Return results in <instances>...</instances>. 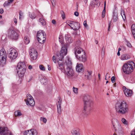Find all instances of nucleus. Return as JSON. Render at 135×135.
Segmentation results:
<instances>
[{
    "label": "nucleus",
    "mask_w": 135,
    "mask_h": 135,
    "mask_svg": "<svg viewBox=\"0 0 135 135\" xmlns=\"http://www.w3.org/2000/svg\"><path fill=\"white\" fill-rule=\"evenodd\" d=\"M59 41L61 43V44H62L63 43V41L62 40V41H61V40H59Z\"/></svg>",
    "instance_id": "62"
},
{
    "label": "nucleus",
    "mask_w": 135,
    "mask_h": 135,
    "mask_svg": "<svg viewBox=\"0 0 135 135\" xmlns=\"http://www.w3.org/2000/svg\"><path fill=\"white\" fill-rule=\"evenodd\" d=\"M132 32L133 37L135 39V24L132 25L131 26Z\"/></svg>",
    "instance_id": "27"
},
{
    "label": "nucleus",
    "mask_w": 135,
    "mask_h": 135,
    "mask_svg": "<svg viewBox=\"0 0 135 135\" xmlns=\"http://www.w3.org/2000/svg\"><path fill=\"white\" fill-rule=\"evenodd\" d=\"M83 24L85 27H86L87 26L86 21H84Z\"/></svg>",
    "instance_id": "49"
},
{
    "label": "nucleus",
    "mask_w": 135,
    "mask_h": 135,
    "mask_svg": "<svg viewBox=\"0 0 135 135\" xmlns=\"http://www.w3.org/2000/svg\"><path fill=\"white\" fill-rule=\"evenodd\" d=\"M39 22L41 24L42 26H45L46 24V22L45 20L42 17H41L39 19Z\"/></svg>",
    "instance_id": "28"
},
{
    "label": "nucleus",
    "mask_w": 135,
    "mask_h": 135,
    "mask_svg": "<svg viewBox=\"0 0 135 135\" xmlns=\"http://www.w3.org/2000/svg\"><path fill=\"white\" fill-rule=\"evenodd\" d=\"M96 1L95 0H93L91 3L90 5L91 6H94L96 4L95 3H94V2Z\"/></svg>",
    "instance_id": "42"
},
{
    "label": "nucleus",
    "mask_w": 135,
    "mask_h": 135,
    "mask_svg": "<svg viewBox=\"0 0 135 135\" xmlns=\"http://www.w3.org/2000/svg\"><path fill=\"white\" fill-rule=\"evenodd\" d=\"M88 0H84V2L85 4H86Z\"/></svg>",
    "instance_id": "58"
},
{
    "label": "nucleus",
    "mask_w": 135,
    "mask_h": 135,
    "mask_svg": "<svg viewBox=\"0 0 135 135\" xmlns=\"http://www.w3.org/2000/svg\"><path fill=\"white\" fill-rule=\"evenodd\" d=\"M8 36L14 40L17 39L18 35L17 33L14 30L10 28L8 31Z\"/></svg>",
    "instance_id": "12"
},
{
    "label": "nucleus",
    "mask_w": 135,
    "mask_h": 135,
    "mask_svg": "<svg viewBox=\"0 0 135 135\" xmlns=\"http://www.w3.org/2000/svg\"><path fill=\"white\" fill-rule=\"evenodd\" d=\"M61 16L63 19H64L65 18V13L63 15H61Z\"/></svg>",
    "instance_id": "53"
},
{
    "label": "nucleus",
    "mask_w": 135,
    "mask_h": 135,
    "mask_svg": "<svg viewBox=\"0 0 135 135\" xmlns=\"http://www.w3.org/2000/svg\"><path fill=\"white\" fill-rule=\"evenodd\" d=\"M117 55L118 56H119L120 55V53L119 51H118L117 52Z\"/></svg>",
    "instance_id": "59"
},
{
    "label": "nucleus",
    "mask_w": 135,
    "mask_h": 135,
    "mask_svg": "<svg viewBox=\"0 0 135 135\" xmlns=\"http://www.w3.org/2000/svg\"><path fill=\"white\" fill-rule=\"evenodd\" d=\"M100 3L99 2H98L97 3V5L98 4L99 5H100Z\"/></svg>",
    "instance_id": "64"
},
{
    "label": "nucleus",
    "mask_w": 135,
    "mask_h": 135,
    "mask_svg": "<svg viewBox=\"0 0 135 135\" xmlns=\"http://www.w3.org/2000/svg\"><path fill=\"white\" fill-rule=\"evenodd\" d=\"M49 65H48V70H49L50 71L51 70V68L50 67V66L49 67Z\"/></svg>",
    "instance_id": "56"
},
{
    "label": "nucleus",
    "mask_w": 135,
    "mask_h": 135,
    "mask_svg": "<svg viewBox=\"0 0 135 135\" xmlns=\"http://www.w3.org/2000/svg\"><path fill=\"white\" fill-rule=\"evenodd\" d=\"M112 81V83H114L115 81V77L114 76H112L111 79Z\"/></svg>",
    "instance_id": "45"
},
{
    "label": "nucleus",
    "mask_w": 135,
    "mask_h": 135,
    "mask_svg": "<svg viewBox=\"0 0 135 135\" xmlns=\"http://www.w3.org/2000/svg\"><path fill=\"white\" fill-rule=\"evenodd\" d=\"M3 24V23L2 21H0V25H2Z\"/></svg>",
    "instance_id": "61"
},
{
    "label": "nucleus",
    "mask_w": 135,
    "mask_h": 135,
    "mask_svg": "<svg viewBox=\"0 0 135 135\" xmlns=\"http://www.w3.org/2000/svg\"><path fill=\"white\" fill-rule=\"evenodd\" d=\"M23 13L21 11H20L19 12V19L21 20V17H22L23 16Z\"/></svg>",
    "instance_id": "41"
},
{
    "label": "nucleus",
    "mask_w": 135,
    "mask_h": 135,
    "mask_svg": "<svg viewBox=\"0 0 135 135\" xmlns=\"http://www.w3.org/2000/svg\"><path fill=\"white\" fill-rule=\"evenodd\" d=\"M65 62L67 66L65 70L66 74L69 76H73L74 72L71 67V61L68 57L66 58Z\"/></svg>",
    "instance_id": "7"
},
{
    "label": "nucleus",
    "mask_w": 135,
    "mask_h": 135,
    "mask_svg": "<svg viewBox=\"0 0 135 135\" xmlns=\"http://www.w3.org/2000/svg\"><path fill=\"white\" fill-rule=\"evenodd\" d=\"M40 119L41 121L43 122L44 123H46L47 122V119L45 118L41 117Z\"/></svg>",
    "instance_id": "34"
},
{
    "label": "nucleus",
    "mask_w": 135,
    "mask_h": 135,
    "mask_svg": "<svg viewBox=\"0 0 135 135\" xmlns=\"http://www.w3.org/2000/svg\"><path fill=\"white\" fill-rule=\"evenodd\" d=\"M69 45L68 44H65L63 45L59 53L56 54V59L57 61V68L62 72L65 71L64 64L62 59L64 56L67 54V49Z\"/></svg>",
    "instance_id": "1"
},
{
    "label": "nucleus",
    "mask_w": 135,
    "mask_h": 135,
    "mask_svg": "<svg viewBox=\"0 0 135 135\" xmlns=\"http://www.w3.org/2000/svg\"><path fill=\"white\" fill-rule=\"evenodd\" d=\"M61 15H63V14H64V11H61Z\"/></svg>",
    "instance_id": "55"
},
{
    "label": "nucleus",
    "mask_w": 135,
    "mask_h": 135,
    "mask_svg": "<svg viewBox=\"0 0 135 135\" xmlns=\"http://www.w3.org/2000/svg\"><path fill=\"white\" fill-rule=\"evenodd\" d=\"M14 0H9V1L11 3Z\"/></svg>",
    "instance_id": "63"
},
{
    "label": "nucleus",
    "mask_w": 135,
    "mask_h": 135,
    "mask_svg": "<svg viewBox=\"0 0 135 135\" xmlns=\"http://www.w3.org/2000/svg\"><path fill=\"white\" fill-rule=\"evenodd\" d=\"M135 67L134 63L133 61H128L124 64L123 67V71L126 74L132 72Z\"/></svg>",
    "instance_id": "6"
},
{
    "label": "nucleus",
    "mask_w": 135,
    "mask_h": 135,
    "mask_svg": "<svg viewBox=\"0 0 135 135\" xmlns=\"http://www.w3.org/2000/svg\"><path fill=\"white\" fill-rule=\"evenodd\" d=\"M79 130L78 128H75L73 129L71 133L73 135H79Z\"/></svg>",
    "instance_id": "24"
},
{
    "label": "nucleus",
    "mask_w": 135,
    "mask_h": 135,
    "mask_svg": "<svg viewBox=\"0 0 135 135\" xmlns=\"http://www.w3.org/2000/svg\"><path fill=\"white\" fill-rule=\"evenodd\" d=\"M53 6H54L55 4V0H51Z\"/></svg>",
    "instance_id": "46"
},
{
    "label": "nucleus",
    "mask_w": 135,
    "mask_h": 135,
    "mask_svg": "<svg viewBox=\"0 0 135 135\" xmlns=\"http://www.w3.org/2000/svg\"><path fill=\"white\" fill-rule=\"evenodd\" d=\"M26 68V66L24 62H20L18 64L16 69L17 73L20 78H22L24 77Z\"/></svg>",
    "instance_id": "5"
},
{
    "label": "nucleus",
    "mask_w": 135,
    "mask_h": 135,
    "mask_svg": "<svg viewBox=\"0 0 135 135\" xmlns=\"http://www.w3.org/2000/svg\"><path fill=\"white\" fill-rule=\"evenodd\" d=\"M37 35V40L40 43L43 44L45 42L46 40V35L44 31L42 30L38 31Z\"/></svg>",
    "instance_id": "8"
},
{
    "label": "nucleus",
    "mask_w": 135,
    "mask_h": 135,
    "mask_svg": "<svg viewBox=\"0 0 135 135\" xmlns=\"http://www.w3.org/2000/svg\"><path fill=\"white\" fill-rule=\"evenodd\" d=\"M39 68L40 69L43 71L45 70V68L43 65H41L39 66Z\"/></svg>",
    "instance_id": "38"
},
{
    "label": "nucleus",
    "mask_w": 135,
    "mask_h": 135,
    "mask_svg": "<svg viewBox=\"0 0 135 135\" xmlns=\"http://www.w3.org/2000/svg\"><path fill=\"white\" fill-rule=\"evenodd\" d=\"M15 114L16 116H20L22 115V114L18 110L15 112Z\"/></svg>",
    "instance_id": "32"
},
{
    "label": "nucleus",
    "mask_w": 135,
    "mask_h": 135,
    "mask_svg": "<svg viewBox=\"0 0 135 135\" xmlns=\"http://www.w3.org/2000/svg\"><path fill=\"white\" fill-rule=\"evenodd\" d=\"M84 106L83 113L85 114H87L91 110V106L92 105L93 103L92 101L90 99V97L87 95L84 97Z\"/></svg>",
    "instance_id": "4"
},
{
    "label": "nucleus",
    "mask_w": 135,
    "mask_h": 135,
    "mask_svg": "<svg viewBox=\"0 0 135 135\" xmlns=\"http://www.w3.org/2000/svg\"><path fill=\"white\" fill-rule=\"evenodd\" d=\"M74 51L78 60L83 62L86 61L85 53L82 48L79 47H76L74 48Z\"/></svg>",
    "instance_id": "2"
},
{
    "label": "nucleus",
    "mask_w": 135,
    "mask_h": 135,
    "mask_svg": "<svg viewBox=\"0 0 135 135\" xmlns=\"http://www.w3.org/2000/svg\"><path fill=\"white\" fill-rule=\"evenodd\" d=\"M24 41L26 44H28L30 42L29 37L26 36L24 38Z\"/></svg>",
    "instance_id": "29"
},
{
    "label": "nucleus",
    "mask_w": 135,
    "mask_h": 135,
    "mask_svg": "<svg viewBox=\"0 0 135 135\" xmlns=\"http://www.w3.org/2000/svg\"><path fill=\"white\" fill-rule=\"evenodd\" d=\"M65 38L67 43H70L72 42L73 40L70 35L66 34L65 35Z\"/></svg>",
    "instance_id": "23"
},
{
    "label": "nucleus",
    "mask_w": 135,
    "mask_h": 135,
    "mask_svg": "<svg viewBox=\"0 0 135 135\" xmlns=\"http://www.w3.org/2000/svg\"><path fill=\"white\" fill-rule=\"evenodd\" d=\"M127 45L128 47L131 48L132 47V46L130 43L129 42H127Z\"/></svg>",
    "instance_id": "43"
},
{
    "label": "nucleus",
    "mask_w": 135,
    "mask_h": 135,
    "mask_svg": "<svg viewBox=\"0 0 135 135\" xmlns=\"http://www.w3.org/2000/svg\"><path fill=\"white\" fill-rule=\"evenodd\" d=\"M111 23L110 22V23L109 22V24H108V30L109 31V29L110 27V25L111 24Z\"/></svg>",
    "instance_id": "50"
},
{
    "label": "nucleus",
    "mask_w": 135,
    "mask_h": 135,
    "mask_svg": "<svg viewBox=\"0 0 135 135\" xmlns=\"http://www.w3.org/2000/svg\"><path fill=\"white\" fill-rule=\"evenodd\" d=\"M27 100H26L25 101L26 102V104L27 105H30L31 106H34L35 103L32 97L29 94H27Z\"/></svg>",
    "instance_id": "13"
},
{
    "label": "nucleus",
    "mask_w": 135,
    "mask_h": 135,
    "mask_svg": "<svg viewBox=\"0 0 135 135\" xmlns=\"http://www.w3.org/2000/svg\"><path fill=\"white\" fill-rule=\"evenodd\" d=\"M14 21L15 23L16 24L17 23V19L15 18L14 20Z\"/></svg>",
    "instance_id": "54"
},
{
    "label": "nucleus",
    "mask_w": 135,
    "mask_h": 135,
    "mask_svg": "<svg viewBox=\"0 0 135 135\" xmlns=\"http://www.w3.org/2000/svg\"><path fill=\"white\" fill-rule=\"evenodd\" d=\"M29 17L30 18L33 19L36 17V15L34 13H29Z\"/></svg>",
    "instance_id": "31"
},
{
    "label": "nucleus",
    "mask_w": 135,
    "mask_h": 135,
    "mask_svg": "<svg viewBox=\"0 0 135 135\" xmlns=\"http://www.w3.org/2000/svg\"><path fill=\"white\" fill-rule=\"evenodd\" d=\"M7 57L6 53L4 49L2 48L0 51V63L3 65L5 64Z\"/></svg>",
    "instance_id": "9"
},
{
    "label": "nucleus",
    "mask_w": 135,
    "mask_h": 135,
    "mask_svg": "<svg viewBox=\"0 0 135 135\" xmlns=\"http://www.w3.org/2000/svg\"><path fill=\"white\" fill-rule=\"evenodd\" d=\"M74 15L76 16H79V13L78 12L75 11L74 13Z\"/></svg>",
    "instance_id": "48"
},
{
    "label": "nucleus",
    "mask_w": 135,
    "mask_h": 135,
    "mask_svg": "<svg viewBox=\"0 0 135 135\" xmlns=\"http://www.w3.org/2000/svg\"><path fill=\"white\" fill-rule=\"evenodd\" d=\"M121 120H122V122H123V123L124 124H126V125L128 123H127V121L126 120L125 118H122V119Z\"/></svg>",
    "instance_id": "36"
},
{
    "label": "nucleus",
    "mask_w": 135,
    "mask_h": 135,
    "mask_svg": "<svg viewBox=\"0 0 135 135\" xmlns=\"http://www.w3.org/2000/svg\"><path fill=\"white\" fill-rule=\"evenodd\" d=\"M57 112L59 114H60L61 113V105H57Z\"/></svg>",
    "instance_id": "33"
},
{
    "label": "nucleus",
    "mask_w": 135,
    "mask_h": 135,
    "mask_svg": "<svg viewBox=\"0 0 135 135\" xmlns=\"http://www.w3.org/2000/svg\"><path fill=\"white\" fill-rule=\"evenodd\" d=\"M98 78H99V79H100V74H98Z\"/></svg>",
    "instance_id": "60"
},
{
    "label": "nucleus",
    "mask_w": 135,
    "mask_h": 135,
    "mask_svg": "<svg viewBox=\"0 0 135 135\" xmlns=\"http://www.w3.org/2000/svg\"><path fill=\"white\" fill-rule=\"evenodd\" d=\"M115 109L117 113L122 114L127 113L128 110V105L124 101L117 103L116 105Z\"/></svg>",
    "instance_id": "3"
},
{
    "label": "nucleus",
    "mask_w": 135,
    "mask_h": 135,
    "mask_svg": "<svg viewBox=\"0 0 135 135\" xmlns=\"http://www.w3.org/2000/svg\"><path fill=\"white\" fill-rule=\"evenodd\" d=\"M56 57L55 56H53L52 57V60L54 62V63L55 64L56 63Z\"/></svg>",
    "instance_id": "40"
},
{
    "label": "nucleus",
    "mask_w": 135,
    "mask_h": 135,
    "mask_svg": "<svg viewBox=\"0 0 135 135\" xmlns=\"http://www.w3.org/2000/svg\"><path fill=\"white\" fill-rule=\"evenodd\" d=\"M105 8L104 7V9L103 11L102 12V17L104 18V17L105 15Z\"/></svg>",
    "instance_id": "37"
},
{
    "label": "nucleus",
    "mask_w": 135,
    "mask_h": 135,
    "mask_svg": "<svg viewBox=\"0 0 135 135\" xmlns=\"http://www.w3.org/2000/svg\"><path fill=\"white\" fill-rule=\"evenodd\" d=\"M4 12V10L3 9H0V13L1 14H2Z\"/></svg>",
    "instance_id": "51"
},
{
    "label": "nucleus",
    "mask_w": 135,
    "mask_h": 135,
    "mask_svg": "<svg viewBox=\"0 0 135 135\" xmlns=\"http://www.w3.org/2000/svg\"><path fill=\"white\" fill-rule=\"evenodd\" d=\"M131 135H135V130H133L131 132Z\"/></svg>",
    "instance_id": "47"
},
{
    "label": "nucleus",
    "mask_w": 135,
    "mask_h": 135,
    "mask_svg": "<svg viewBox=\"0 0 135 135\" xmlns=\"http://www.w3.org/2000/svg\"><path fill=\"white\" fill-rule=\"evenodd\" d=\"M120 14L123 18V20H125L126 19V17L124 11L122 9Z\"/></svg>",
    "instance_id": "30"
},
{
    "label": "nucleus",
    "mask_w": 135,
    "mask_h": 135,
    "mask_svg": "<svg viewBox=\"0 0 135 135\" xmlns=\"http://www.w3.org/2000/svg\"><path fill=\"white\" fill-rule=\"evenodd\" d=\"M73 91L74 93L77 94L78 92V89L77 88H75L74 87H73Z\"/></svg>",
    "instance_id": "35"
},
{
    "label": "nucleus",
    "mask_w": 135,
    "mask_h": 135,
    "mask_svg": "<svg viewBox=\"0 0 135 135\" xmlns=\"http://www.w3.org/2000/svg\"><path fill=\"white\" fill-rule=\"evenodd\" d=\"M29 53L31 58L33 60L36 59L38 56L37 52L35 49L32 48L30 49Z\"/></svg>",
    "instance_id": "14"
},
{
    "label": "nucleus",
    "mask_w": 135,
    "mask_h": 135,
    "mask_svg": "<svg viewBox=\"0 0 135 135\" xmlns=\"http://www.w3.org/2000/svg\"><path fill=\"white\" fill-rule=\"evenodd\" d=\"M0 134L1 135H4L9 133L8 128L7 127L0 128Z\"/></svg>",
    "instance_id": "19"
},
{
    "label": "nucleus",
    "mask_w": 135,
    "mask_h": 135,
    "mask_svg": "<svg viewBox=\"0 0 135 135\" xmlns=\"http://www.w3.org/2000/svg\"><path fill=\"white\" fill-rule=\"evenodd\" d=\"M130 58L129 55L127 54H124L121 56V59L122 60H127Z\"/></svg>",
    "instance_id": "22"
},
{
    "label": "nucleus",
    "mask_w": 135,
    "mask_h": 135,
    "mask_svg": "<svg viewBox=\"0 0 135 135\" xmlns=\"http://www.w3.org/2000/svg\"><path fill=\"white\" fill-rule=\"evenodd\" d=\"M112 122L114 129L115 130H120L121 129L120 125L119 123L118 120L116 119H112Z\"/></svg>",
    "instance_id": "15"
},
{
    "label": "nucleus",
    "mask_w": 135,
    "mask_h": 135,
    "mask_svg": "<svg viewBox=\"0 0 135 135\" xmlns=\"http://www.w3.org/2000/svg\"><path fill=\"white\" fill-rule=\"evenodd\" d=\"M113 15L112 18L113 20L114 21L116 22L117 21L118 19V14L117 12H114L113 13Z\"/></svg>",
    "instance_id": "26"
},
{
    "label": "nucleus",
    "mask_w": 135,
    "mask_h": 135,
    "mask_svg": "<svg viewBox=\"0 0 135 135\" xmlns=\"http://www.w3.org/2000/svg\"><path fill=\"white\" fill-rule=\"evenodd\" d=\"M124 92L125 95L127 97L131 96L133 94L132 91L131 90L128 89L124 86L123 88Z\"/></svg>",
    "instance_id": "17"
},
{
    "label": "nucleus",
    "mask_w": 135,
    "mask_h": 135,
    "mask_svg": "<svg viewBox=\"0 0 135 135\" xmlns=\"http://www.w3.org/2000/svg\"><path fill=\"white\" fill-rule=\"evenodd\" d=\"M52 23L54 24H56V21L54 20H52Z\"/></svg>",
    "instance_id": "52"
},
{
    "label": "nucleus",
    "mask_w": 135,
    "mask_h": 135,
    "mask_svg": "<svg viewBox=\"0 0 135 135\" xmlns=\"http://www.w3.org/2000/svg\"><path fill=\"white\" fill-rule=\"evenodd\" d=\"M8 51V57L11 59H15L18 55L17 52L15 49L13 48L10 49Z\"/></svg>",
    "instance_id": "10"
},
{
    "label": "nucleus",
    "mask_w": 135,
    "mask_h": 135,
    "mask_svg": "<svg viewBox=\"0 0 135 135\" xmlns=\"http://www.w3.org/2000/svg\"><path fill=\"white\" fill-rule=\"evenodd\" d=\"M38 132L35 129H31L26 131L24 133V135H37Z\"/></svg>",
    "instance_id": "16"
},
{
    "label": "nucleus",
    "mask_w": 135,
    "mask_h": 135,
    "mask_svg": "<svg viewBox=\"0 0 135 135\" xmlns=\"http://www.w3.org/2000/svg\"><path fill=\"white\" fill-rule=\"evenodd\" d=\"M76 70L79 72H82L83 71L84 68L83 65L82 64L77 63L76 67Z\"/></svg>",
    "instance_id": "18"
},
{
    "label": "nucleus",
    "mask_w": 135,
    "mask_h": 135,
    "mask_svg": "<svg viewBox=\"0 0 135 135\" xmlns=\"http://www.w3.org/2000/svg\"><path fill=\"white\" fill-rule=\"evenodd\" d=\"M11 2H9L8 1L6 2L4 4V6L5 7L9 5L10 4Z\"/></svg>",
    "instance_id": "39"
},
{
    "label": "nucleus",
    "mask_w": 135,
    "mask_h": 135,
    "mask_svg": "<svg viewBox=\"0 0 135 135\" xmlns=\"http://www.w3.org/2000/svg\"><path fill=\"white\" fill-rule=\"evenodd\" d=\"M67 24L72 29L75 30H78L80 27L79 23L75 22L69 21L67 22Z\"/></svg>",
    "instance_id": "11"
},
{
    "label": "nucleus",
    "mask_w": 135,
    "mask_h": 135,
    "mask_svg": "<svg viewBox=\"0 0 135 135\" xmlns=\"http://www.w3.org/2000/svg\"><path fill=\"white\" fill-rule=\"evenodd\" d=\"M41 83L44 85H46L47 83V80L45 76H42L40 80Z\"/></svg>",
    "instance_id": "21"
},
{
    "label": "nucleus",
    "mask_w": 135,
    "mask_h": 135,
    "mask_svg": "<svg viewBox=\"0 0 135 135\" xmlns=\"http://www.w3.org/2000/svg\"><path fill=\"white\" fill-rule=\"evenodd\" d=\"M61 100L60 99H59V101L57 103V105H61Z\"/></svg>",
    "instance_id": "44"
},
{
    "label": "nucleus",
    "mask_w": 135,
    "mask_h": 135,
    "mask_svg": "<svg viewBox=\"0 0 135 135\" xmlns=\"http://www.w3.org/2000/svg\"><path fill=\"white\" fill-rule=\"evenodd\" d=\"M32 68V66L31 65H30L29 66H28V69H31Z\"/></svg>",
    "instance_id": "57"
},
{
    "label": "nucleus",
    "mask_w": 135,
    "mask_h": 135,
    "mask_svg": "<svg viewBox=\"0 0 135 135\" xmlns=\"http://www.w3.org/2000/svg\"><path fill=\"white\" fill-rule=\"evenodd\" d=\"M92 73V72L91 71L87 70L85 74V78L89 80H91Z\"/></svg>",
    "instance_id": "20"
},
{
    "label": "nucleus",
    "mask_w": 135,
    "mask_h": 135,
    "mask_svg": "<svg viewBox=\"0 0 135 135\" xmlns=\"http://www.w3.org/2000/svg\"><path fill=\"white\" fill-rule=\"evenodd\" d=\"M127 81L131 83L135 82V77L133 76H128L127 78Z\"/></svg>",
    "instance_id": "25"
}]
</instances>
